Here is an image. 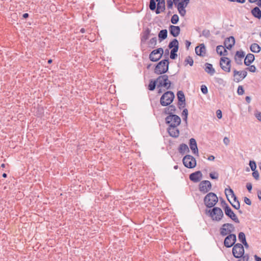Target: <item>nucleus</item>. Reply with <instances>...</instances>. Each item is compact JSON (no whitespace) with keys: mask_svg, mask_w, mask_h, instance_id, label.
<instances>
[{"mask_svg":"<svg viewBox=\"0 0 261 261\" xmlns=\"http://www.w3.org/2000/svg\"><path fill=\"white\" fill-rule=\"evenodd\" d=\"M235 230L234 225L231 223H224L220 228V234L224 237L231 234Z\"/></svg>","mask_w":261,"mask_h":261,"instance_id":"obj_6","label":"nucleus"},{"mask_svg":"<svg viewBox=\"0 0 261 261\" xmlns=\"http://www.w3.org/2000/svg\"><path fill=\"white\" fill-rule=\"evenodd\" d=\"M225 194L228 201H229V199L228 198V195H231V197L232 195L234 194L233 190L230 188H229V189L226 188L225 189Z\"/></svg>","mask_w":261,"mask_h":261,"instance_id":"obj_34","label":"nucleus"},{"mask_svg":"<svg viewBox=\"0 0 261 261\" xmlns=\"http://www.w3.org/2000/svg\"><path fill=\"white\" fill-rule=\"evenodd\" d=\"M252 14L255 17L260 19L261 18V11L257 7H255L251 10Z\"/></svg>","mask_w":261,"mask_h":261,"instance_id":"obj_26","label":"nucleus"},{"mask_svg":"<svg viewBox=\"0 0 261 261\" xmlns=\"http://www.w3.org/2000/svg\"><path fill=\"white\" fill-rule=\"evenodd\" d=\"M166 123L170 125H179L181 123L180 118L177 115H170L165 118Z\"/></svg>","mask_w":261,"mask_h":261,"instance_id":"obj_11","label":"nucleus"},{"mask_svg":"<svg viewBox=\"0 0 261 261\" xmlns=\"http://www.w3.org/2000/svg\"><path fill=\"white\" fill-rule=\"evenodd\" d=\"M196 54L200 57H204L206 54V48L203 43L200 44L199 46L195 47Z\"/></svg>","mask_w":261,"mask_h":261,"instance_id":"obj_19","label":"nucleus"},{"mask_svg":"<svg viewBox=\"0 0 261 261\" xmlns=\"http://www.w3.org/2000/svg\"><path fill=\"white\" fill-rule=\"evenodd\" d=\"M216 115H217L218 118L221 119L222 117L221 111L220 110H217Z\"/></svg>","mask_w":261,"mask_h":261,"instance_id":"obj_59","label":"nucleus"},{"mask_svg":"<svg viewBox=\"0 0 261 261\" xmlns=\"http://www.w3.org/2000/svg\"><path fill=\"white\" fill-rule=\"evenodd\" d=\"M202 35L206 38H208L211 35L210 31L208 30H203L202 32Z\"/></svg>","mask_w":261,"mask_h":261,"instance_id":"obj_44","label":"nucleus"},{"mask_svg":"<svg viewBox=\"0 0 261 261\" xmlns=\"http://www.w3.org/2000/svg\"><path fill=\"white\" fill-rule=\"evenodd\" d=\"M189 146L192 151V152L195 154H198V149L197 148V145L196 141L195 139L191 138L189 141Z\"/></svg>","mask_w":261,"mask_h":261,"instance_id":"obj_22","label":"nucleus"},{"mask_svg":"<svg viewBox=\"0 0 261 261\" xmlns=\"http://www.w3.org/2000/svg\"><path fill=\"white\" fill-rule=\"evenodd\" d=\"M254 257L255 261H261V258L258 256L257 255H255Z\"/></svg>","mask_w":261,"mask_h":261,"instance_id":"obj_64","label":"nucleus"},{"mask_svg":"<svg viewBox=\"0 0 261 261\" xmlns=\"http://www.w3.org/2000/svg\"><path fill=\"white\" fill-rule=\"evenodd\" d=\"M178 125H170L167 128V132L169 135L173 138H177L179 135V130L177 128Z\"/></svg>","mask_w":261,"mask_h":261,"instance_id":"obj_15","label":"nucleus"},{"mask_svg":"<svg viewBox=\"0 0 261 261\" xmlns=\"http://www.w3.org/2000/svg\"><path fill=\"white\" fill-rule=\"evenodd\" d=\"M169 108H170V115H175L174 113L176 110L175 106L170 104L169 105Z\"/></svg>","mask_w":261,"mask_h":261,"instance_id":"obj_47","label":"nucleus"},{"mask_svg":"<svg viewBox=\"0 0 261 261\" xmlns=\"http://www.w3.org/2000/svg\"><path fill=\"white\" fill-rule=\"evenodd\" d=\"M169 64L168 59H164L160 61L155 66L154 72L158 75L165 74L168 71Z\"/></svg>","mask_w":261,"mask_h":261,"instance_id":"obj_1","label":"nucleus"},{"mask_svg":"<svg viewBox=\"0 0 261 261\" xmlns=\"http://www.w3.org/2000/svg\"><path fill=\"white\" fill-rule=\"evenodd\" d=\"M167 107L165 108L164 109V113L165 114H168V115H170V110L169 108V106H167Z\"/></svg>","mask_w":261,"mask_h":261,"instance_id":"obj_56","label":"nucleus"},{"mask_svg":"<svg viewBox=\"0 0 261 261\" xmlns=\"http://www.w3.org/2000/svg\"><path fill=\"white\" fill-rule=\"evenodd\" d=\"M202 177V174L200 171H197L191 173L189 176L190 179L194 182H199Z\"/></svg>","mask_w":261,"mask_h":261,"instance_id":"obj_17","label":"nucleus"},{"mask_svg":"<svg viewBox=\"0 0 261 261\" xmlns=\"http://www.w3.org/2000/svg\"><path fill=\"white\" fill-rule=\"evenodd\" d=\"M205 71L211 75H213L215 73V70L213 67L212 64L208 63L205 64Z\"/></svg>","mask_w":261,"mask_h":261,"instance_id":"obj_25","label":"nucleus"},{"mask_svg":"<svg viewBox=\"0 0 261 261\" xmlns=\"http://www.w3.org/2000/svg\"><path fill=\"white\" fill-rule=\"evenodd\" d=\"M178 45H179V43H178V40L176 39H174L172 41H171L169 43V44L168 45V47L170 49L175 48V49L178 50V48H179Z\"/></svg>","mask_w":261,"mask_h":261,"instance_id":"obj_29","label":"nucleus"},{"mask_svg":"<svg viewBox=\"0 0 261 261\" xmlns=\"http://www.w3.org/2000/svg\"><path fill=\"white\" fill-rule=\"evenodd\" d=\"M212 188V184L208 180H203L199 185V191L205 194L208 192Z\"/></svg>","mask_w":261,"mask_h":261,"instance_id":"obj_14","label":"nucleus"},{"mask_svg":"<svg viewBox=\"0 0 261 261\" xmlns=\"http://www.w3.org/2000/svg\"><path fill=\"white\" fill-rule=\"evenodd\" d=\"M232 252L234 257L239 258L244 254V247L241 244L237 243L234 245Z\"/></svg>","mask_w":261,"mask_h":261,"instance_id":"obj_10","label":"nucleus"},{"mask_svg":"<svg viewBox=\"0 0 261 261\" xmlns=\"http://www.w3.org/2000/svg\"><path fill=\"white\" fill-rule=\"evenodd\" d=\"M158 83L157 87H164L166 89H170L171 82L168 79V76L166 74H161L156 79Z\"/></svg>","mask_w":261,"mask_h":261,"instance_id":"obj_5","label":"nucleus"},{"mask_svg":"<svg viewBox=\"0 0 261 261\" xmlns=\"http://www.w3.org/2000/svg\"><path fill=\"white\" fill-rule=\"evenodd\" d=\"M246 69L251 72H255L256 70V67L254 65H251L249 67H247Z\"/></svg>","mask_w":261,"mask_h":261,"instance_id":"obj_52","label":"nucleus"},{"mask_svg":"<svg viewBox=\"0 0 261 261\" xmlns=\"http://www.w3.org/2000/svg\"><path fill=\"white\" fill-rule=\"evenodd\" d=\"M244 202L246 204L248 205H250L251 204V201L249 198L246 197H244Z\"/></svg>","mask_w":261,"mask_h":261,"instance_id":"obj_58","label":"nucleus"},{"mask_svg":"<svg viewBox=\"0 0 261 261\" xmlns=\"http://www.w3.org/2000/svg\"><path fill=\"white\" fill-rule=\"evenodd\" d=\"M210 177L213 179H217L218 178L219 174L217 172H211L210 173Z\"/></svg>","mask_w":261,"mask_h":261,"instance_id":"obj_46","label":"nucleus"},{"mask_svg":"<svg viewBox=\"0 0 261 261\" xmlns=\"http://www.w3.org/2000/svg\"><path fill=\"white\" fill-rule=\"evenodd\" d=\"M187 5H185V4L181 3V2H179L178 3V5H177V9H185L186 7H187Z\"/></svg>","mask_w":261,"mask_h":261,"instance_id":"obj_54","label":"nucleus"},{"mask_svg":"<svg viewBox=\"0 0 261 261\" xmlns=\"http://www.w3.org/2000/svg\"><path fill=\"white\" fill-rule=\"evenodd\" d=\"M220 66L225 72H229L231 68V61L227 57H221L220 60Z\"/></svg>","mask_w":261,"mask_h":261,"instance_id":"obj_9","label":"nucleus"},{"mask_svg":"<svg viewBox=\"0 0 261 261\" xmlns=\"http://www.w3.org/2000/svg\"><path fill=\"white\" fill-rule=\"evenodd\" d=\"M178 151L180 153L184 154L186 151H189V150L187 145L182 143L179 146Z\"/></svg>","mask_w":261,"mask_h":261,"instance_id":"obj_30","label":"nucleus"},{"mask_svg":"<svg viewBox=\"0 0 261 261\" xmlns=\"http://www.w3.org/2000/svg\"><path fill=\"white\" fill-rule=\"evenodd\" d=\"M170 34L174 37L179 35L180 32L179 27L173 25H170L169 28Z\"/></svg>","mask_w":261,"mask_h":261,"instance_id":"obj_21","label":"nucleus"},{"mask_svg":"<svg viewBox=\"0 0 261 261\" xmlns=\"http://www.w3.org/2000/svg\"><path fill=\"white\" fill-rule=\"evenodd\" d=\"M225 206L224 207V211L225 215L232 220L234 222L239 223L240 221L236 215L233 213L231 208L226 203H225Z\"/></svg>","mask_w":261,"mask_h":261,"instance_id":"obj_12","label":"nucleus"},{"mask_svg":"<svg viewBox=\"0 0 261 261\" xmlns=\"http://www.w3.org/2000/svg\"><path fill=\"white\" fill-rule=\"evenodd\" d=\"M177 51H178V49H175V48H172L170 52V58L172 60L175 59L177 57V55L176 54V53Z\"/></svg>","mask_w":261,"mask_h":261,"instance_id":"obj_33","label":"nucleus"},{"mask_svg":"<svg viewBox=\"0 0 261 261\" xmlns=\"http://www.w3.org/2000/svg\"><path fill=\"white\" fill-rule=\"evenodd\" d=\"M255 58L254 55L252 54H248L245 57L244 60V64L246 66H249L254 60Z\"/></svg>","mask_w":261,"mask_h":261,"instance_id":"obj_24","label":"nucleus"},{"mask_svg":"<svg viewBox=\"0 0 261 261\" xmlns=\"http://www.w3.org/2000/svg\"><path fill=\"white\" fill-rule=\"evenodd\" d=\"M245 56L244 52L242 50L237 51L236 53L235 57H236L237 58H240L241 59L242 58H244Z\"/></svg>","mask_w":261,"mask_h":261,"instance_id":"obj_41","label":"nucleus"},{"mask_svg":"<svg viewBox=\"0 0 261 261\" xmlns=\"http://www.w3.org/2000/svg\"><path fill=\"white\" fill-rule=\"evenodd\" d=\"M230 140L228 138L225 137L223 139V143L227 146L229 144Z\"/></svg>","mask_w":261,"mask_h":261,"instance_id":"obj_60","label":"nucleus"},{"mask_svg":"<svg viewBox=\"0 0 261 261\" xmlns=\"http://www.w3.org/2000/svg\"><path fill=\"white\" fill-rule=\"evenodd\" d=\"M191 42L189 41H188V40H186V42H185V45H186V47L187 49L189 48V46H190L191 45Z\"/></svg>","mask_w":261,"mask_h":261,"instance_id":"obj_63","label":"nucleus"},{"mask_svg":"<svg viewBox=\"0 0 261 261\" xmlns=\"http://www.w3.org/2000/svg\"><path fill=\"white\" fill-rule=\"evenodd\" d=\"M164 50L162 47L152 50L149 55V58L152 62H157L162 57Z\"/></svg>","mask_w":261,"mask_h":261,"instance_id":"obj_8","label":"nucleus"},{"mask_svg":"<svg viewBox=\"0 0 261 261\" xmlns=\"http://www.w3.org/2000/svg\"><path fill=\"white\" fill-rule=\"evenodd\" d=\"M224 48L225 47L222 45L217 46L216 47L217 53L220 56H222V55L224 54V53H223V50H224Z\"/></svg>","mask_w":261,"mask_h":261,"instance_id":"obj_39","label":"nucleus"},{"mask_svg":"<svg viewBox=\"0 0 261 261\" xmlns=\"http://www.w3.org/2000/svg\"><path fill=\"white\" fill-rule=\"evenodd\" d=\"M182 117H183V120L187 123V119L188 115V111L187 109H185L183 110L181 113Z\"/></svg>","mask_w":261,"mask_h":261,"instance_id":"obj_35","label":"nucleus"},{"mask_svg":"<svg viewBox=\"0 0 261 261\" xmlns=\"http://www.w3.org/2000/svg\"><path fill=\"white\" fill-rule=\"evenodd\" d=\"M149 7V9L152 11H154L155 10L156 3L155 0H150Z\"/></svg>","mask_w":261,"mask_h":261,"instance_id":"obj_37","label":"nucleus"},{"mask_svg":"<svg viewBox=\"0 0 261 261\" xmlns=\"http://www.w3.org/2000/svg\"><path fill=\"white\" fill-rule=\"evenodd\" d=\"M218 201V199L216 194L212 192L208 193L204 198L205 205L209 208L214 206Z\"/></svg>","mask_w":261,"mask_h":261,"instance_id":"obj_3","label":"nucleus"},{"mask_svg":"<svg viewBox=\"0 0 261 261\" xmlns=\"http://www.w3.org/2000/svg\"><path fill=\"white\" fill-rule=\"evenodd\" d=\"M184 166L188 168H193L196 166V159L191 155H186L182 159Z\"/></svg>","mask_w":261,"mask_h":261,"instance_id":"obj_7","label":"nucleus"},{"mask_svg":"<svg viewBox=\"0 0 261 261\" xmlns=\"http://www.w3.org/2000/svg\"><path fill=\"white\" fill-rule=\"evenodd\" d=\"M256 118L259 120V121H261V113L258 112L255 114Z\"/></svg>","mask_w":261,"mask_h":261,"instance_id":"obj_61","label":"nucleus"},{"mask_svg":"<svg viewBox=\"0 0 261 261\" xmlns=\"http://www.w3.org/2000/svg\"><path fill=\"white\" fill-rule=\"evenodd\" d=\"M179 13L181 16H184L186 15V10L185 9H177Z\"/></svg>","mask_w":261,"mask_h":261,"instance_id":"obj_55","label":"nucleus"},{"mask_svg":"<svg viewBox=\"0 0 261 261\" xmlns=\"http://www.w3.org/2000/svg\"><path fill=\"white\" fill-rule=\"evenodd\" d=\"M185 62L186 63V65L189 64L190 66H192L193 65L194 61L192 57L190 56H188L186 58L185 60Z\"/></svg>","mask_w":261,"mask_h":261,"instance_id":"obj_38","label":"nucleus"},{"mask_svg":"<svg viewBox=\"0 0 261 261\" xmlns=\"http://www.w3.org/2000/svg\"><path fill=\"white\" fill-rule=\"evenodd\" d=\"M247 74V71H237L236 69L233 70V76L234 77V81L236 82H239L241 80L244 79Z\"/></svg>","mask_w":261,"mask_h":261,"instance_id":"obj_16","label":"nucleus"},{"mask_svg":"<svg viewBox=\"0 0 261 261\" xmlns=\"http://www.w3.org/2000/svg\"><path fill=\"white\" fill-rule=\"evenodd\" d=\"M231 204L232 206L236 208V210H239L240 207V204L239 201H237V202H236V204H233L230 202V201H229Z\"/></svg>","mask_w":261,"mask_h":261,"instance_id":"obj_51","label":"nucleus"},{"mask_svg":"<svg viewBox=\"0 0 261 261\" xmlns=\"http://www.w3.org/2000/svg\"><path fill=\"white\" fill-rule=\"evenodd\" d=\"M201 91L202 92V93H203L204 94H207L208 92V90H207V87L204 85H202L201 86Z\"/></svg>","mask_w":261,"mask_h":261,"instance_id":"obj_50","label":"nucleus"},{"mask_svg":"<svg viewBox=\"0 0 261 261\" xmlns=\"http://www.w3.org/2000/svg\"><path fill=\"white\" fill-rule=\"evenodd\" d=\"M246 188H247L248 192L250 193L252 190V186L251 183H250V182L247 183Z\"/></svg>","mask_w":261,"mask_h":261,"instance_id":"obj_57","label":"nucleus"},{"mask_svg":"<svg viewBox=\"0 0 261 261\" xmlns=\"http://www.w3.org/2000/svg\"><path fill=\"white\" fill-rule=\"evenodd\" d=\"M235 43V39L233 36L227 38L224 41V45L228 49H231Z\"/></svg>","mask_w":261,"mask_h":261,"instance_id":"obj_23","label":"nucleus"},{"mask_svg":"<svg viewBox=\"0 0 261 261\" xmlns=\"http://www.w3.org/2000/svg\"><path fill=\"white\" fill-rule=\"evenodd\" d=\"M150 33V30L147 28L145 31L143 33V35L142 36L141 40L142 41L147 40L149 37Z\"/></svg>","mask_w":261,"mask_h":261,"instance_id":"obj_32","label":"nucleus"},{"mask_svg":"<svg viewBox=\"0 0 261 261\" xmlns=\"http://www.w3.org/2000/svg\"><path fill=\"white\" fill-rule=\"evenodd\" d=\"M207 213L212 220L216 221H220L224 216L222 210L218 207H213L212 210H208Z\"/></svg>","mask_w":261,"mask_h":261,"instance_id":"obj_4","label":"nucleus"},{"mask_svg":"<svg viewBox=\"0 0 261 261\" xmlns=\"http://www.w3.org/2000/svg\"><path fill=\"white\" fill-rule=\"evenodd\" d=\"M156 44V37H153L150 40L149 44L150 47H152V48H153L155 46Z\"/></svg>","mask_w":261,"mask_h":261,"instance_id":"obj_42","label":"nucleus"},{"mask_svg":"<svg viewBox=\"0 0 261 261\" xmlns=\"http://www.w3.org/2000/svg\"><path fill=\"white\" fill-rule=\"evenodd\" d=\"M177 96L178 100V105L179 108L181 109V106L184 107L186 105L185 94L182 91H178L177 93Z\"/></svg>","mask_w":261,"mask_h":261,"instance_id":"obj_18","label":"nucleus"},{"mask_svg":"<svg viewBox=\"0 0 261 261\" xmlns=\"http://www.w3.org/2000/svg\"><path fill=\"white\" fill-rule=\"evenodd\" d=\"M237 93L239 95H242L244 93V90L242 86H239L238 88Z\"/></svg>","mask_w":261,"mask_h":261,"instance_id":"obj_49","label":"nucleus"},{"mask_svg":"<svg viewBox=\"0 0 261 261\" xmlns=\"http://www.w3.org/2000/svg\"><path fill=\"white\" fill-rule=\"evenodd\" d=\"M236 241V235L235 234H229L225 238L224 245L227 248H230L234 245Z\"/></svg>","mask_w":261,"mask_h":261,"instance_id":"obj_13","label":"nucleus"},{"mask_svg":"<svg viewBox=\"0 0 261 261\" xmlns=\"http://www.w3.org/2000/svg\"><path fill=\"white\" fill-rule=\"evenodd\" d=\"M157 2V8L155 10V13L159 14L161 12H164L165 10V0H155Z\"/></svg>","mask_w":261,"mask_h":261,"instance_id":"obj_20","label":"nucleus"},{"mask_svg":"<svg viewBox=\"0 0 261 261\" xmlns=\"http://www.w3.org/2000/svg\"><path fill=\"white\" fill-rule=\"evenodd\" d=\"M249 165L252 171L256 170V164L254 161H250Z\"/></svg>","mask_w":261,"mask_h":261,"instance_id":"obj_43","label":"nucleus"},{"mask_svg":"<svg viewBox=\"0 0 261 261\" xmlns=\"http://www.w3.org/2000/svg\"><path fill=\"white\" fill-rule=\"evenodd\" d=\"M168 31L166 29L160 31L159 33L158 37L160 41L165 40L167 37Z\"/></svg>","mask_w":261,"mask_h":261,"instance_id":"obj_27","label":"nucleus"},{"mask_svg":"<svg viewBox=\"0 0 261 261\" xmlns=\"http://www.w3.org/2000/svg\"><path fill=\"white\" fill-rule=\"evenodd\" d=\"M179 20L178 16L177 14H174L171 19V22L173 24H176Z\"/></svg>","mask_w":261,"mask_h":261,"instance_id":"obj_40","label":"nucleus"},{"mask_svg":"<svg viewBox=\"0 0 261 261\" xmlns=\"http://www.w3.org/2000/svg\"><path fill=\"white\" fill-rule=\"evenodd\" d=\"M234 60H235L237 64H239V65L242 64V62L241 59L239 60L236 57H234Z\"/></svg>","mask_w":261,"mask_h":261,"instance_id":"obj_62","label":"nucleus"},{"mask_svg":"<svg viewBox=\"0 0 261 261\" xmlns=\"http://www.w3.org/2000/svg\"><path fill=\"white\" fill-rule=\"evenodd\" d=\"M238 238L239 241L242 243H244L246 241L245 234L243 232H240L238 235Z\"/></svg>","mask_w":261,"mask_h":261,"instance_id":"obj_36","label":"nucleus"},{"mask_svg":"<svg viewBox=\"0 0 261 261\" xmlns=\"http://www.w3.org/2000/svg\"><path fill=\"white\" fill-rule=\"evenodd\" d=\"M250 49L252 52L258 53L260 51L261 47L257 43H254L251 45Z\"/></svg>","mask_w":261,"mask_h":261,"instance_id":"obj_28","label":"nucleus"},{"mask_svg":"<svg viewBox=\"0 0 261 261\" xmlns=\"http://www.w3.org/2000/svg\"><path fill=\"white\" fill-rule=\"evenodd\" d=\"M158 84L156 79L155 80H151L149 81V83L148 86V89L150 91H153L156 87V85Z\"/></svg>","mask_w":261,"mask_h":261,"instance_id":"obj_31","label":"nucleus"},{"mask_svg":"<svg viewBox=\"0 0 261 261\" xmlns=\"http://www.w3.org/2000/svg\"><path fill=\"white\" fill-rule=\"evenodd\" d=\"M173 2H174L172 1V0H167V8L168 9H172V8Z\"/></svg>","mask_w":261,"mask_h":261,"instance_id":"obj_53","label":"nucleus"},{"mask_svg":"<svg viewBox=\"0 0 261 261\" xmlns=\"http://www.w3.org/2000/svg\"><path fill=\"white\" fill-rule=\"evenodd\" d=\"M253 172H252V176L256 179V180H258L259 178V173L258 172L255 170L254 171H252Z\"/></svg>","mask_w":261,"mask_h":261,"instance_id":"obj_48","label":"nucleus"},{"mask_svg":"<svg viewBox=\"0 0 261 261\" xmlns=\"http://www.w3.org/2000/svg\"><path fill=\"white\" fill-rule=\"evenodd\" d=\"M241 258L238 260V261H248L249 258V256L248 254H244L242 256Z\"/></svg>","mask_w":261,"mask_h":261,"instance_id":"obj_45","label":"nucleus"},{"mask_svg":"<svg viewBox=\"0 0 261 261\" xmlns=\"http://www.w3.org/2000/svg\"><path fill=\"white\" fill-rule=\"evenodd\" d=\"M175 97L174 93L171 91L165 92L161 97L160 102L163 107L169 106L173 101Z\"/></svg>","mask_w":261,"mask_h":261,"instance_id":"obj_2","label":"nucleus"}]
</instances>
